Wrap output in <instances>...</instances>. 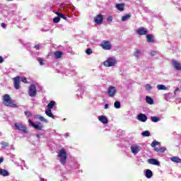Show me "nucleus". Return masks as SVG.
<instances>
[{"mask_svg": "<svg viewBox=\"0 0 181 181\" xmlns=\"http://www.w3.org/2000/svg\"><path fill=\"white\" fill-rule=\"evenodd\" d=\"M3 104L6 105V107H12L13 108L18 107L16 104L13 103V100H12V98L8 94L3 95Z\"/></svg>", "mask_w": 181, "mask_h": 181, "instance_id": "obj_1", "label": "nucleus"}, {"mask_svg": "<svg viewBox=\"0 0 181 181\" xmlns=\"http://www.w3.org/2000/svg\"><path fill=\"white\" fill-rule=\"evenodd\" d=\"M57 156L61 158L60 162L62 165H66V163L67 162V152H66L64 148H62L59 151V153Z\"/></svg>", "mask_w": 181, "mask_h": 181, "instance_id": "obj_2", "label": "nucleus"}, {"mask_svg": "<svg viewBox=\"0 0 181 181\" xmlns=\"http://www.w3.org/2000/svg\"><path fill=\"white\" fill-rule=\"evenodd\" d=\"M156 145L158 146H160V142L156 141V140H154L153 141H152L151 143V147L152 148H154V151L156 152H158L160 153H162L163 152H165V151H166V148L165 147H156Z\"/></svg>", "mask_w": 181, "mask_h": 181, "instance_id": "obj_3", "label": "nucleus"}, {"mask_svg": "<svg viewBox=\"0 0 181 181\" xmlns=\"http://www.w3.org/2000/svg\"><path fill=\"white\" fill-rule=\"evenodd\" d=\"M14 127H16V129L21 131V132H23V134H28L29 132L28 127L22 124L15 123Z\"/></svg>", "mask_w": 181, "mask_h": 181, "instance_id": "obj_4", "label": "nucleus"}, {"mask_svg": "<svg viewBox=\"0 0 181 181\" xmlns=\"http://www.w3.org/2000/svg\"><path fill=\"white\" fill-rule=\"evenodd\" d=\"M117 64V60L114 58H109L107 60L103 62V64L105 67H112Z\"/></svg>", "mask_w": 181, "mask_h": 181, "instance_id": "obj_5", "label": "nucleus"}, {"mask_svg": "<svg viewBox=\"0 0 181 181\" xmlns=\"http://www.w3.org/2000/svg\"><path fill=\"white\" fill-rule=\"evenodd\" d=\"M13 81V86L16 90L21 88V76H17L12 78Z\"/></svg>", "mask_w": 181, "mask_h": 181, "instance_id": "obj_6", "label": "nucleus"}, {"mask_svg": "<svg viewBox=\"0 0 181 181\" xmlns=\"http://www.w3.org/2000/svg\"><path fill=\"white\" fill-rule=\"evenodd\" d=\"M30 97H35L37 92L36 90V86L33 84L30 85L28 90Z\"/></svg>", "mask_w": 181, "mask_h": 181, "instance_id": "obj_7", "label": "nucleus"}, {"mask_svg": "<svg viewBox=\"0 0 181 181\" xmlns=\"http://www.w3.org/2000/svg\"><path fill=\"white\" fill-rule=\"evenodd\" d=\"M100 46L104 49V50H111V47H112L110 41H103Z\"/></svg>", "mask_w": 181, "mask_h": 181, "instance_id": "obj_8", "label": "nucleus"}, {"mask_svg": "<svg viewBox=\"0 0 181 181\" xmlns=\"http://www.w3.org/2000/svg\"><path fill=\"white\" fill-rule=\"evenodd\" d=\"M29 124L30 125H31L32 127H33V128H35V129H37V131H42V129H43V126L42 125V123H38L37 124H35V122H33V121L32 120H29Z\"/></svg>", "mask_w": 181, "mask_h": 181, "instance_id": "obj_9", "label": "nucleus"}, {"mask_svg": "<svg viewBox=\"0 0 181 181\" xmlns=\"http://www.w3.org/2000/svg\"><path fill=\"white\" fill-rule=\"evenodd\" d=\"M107 94L109 97H114L117 94V88L115 86H110L107 90Z\"/></svg>", "mask_w": 181, "mask_h": 181, "instance_id": "obj_10", "label": "nucleus"}, {"mask_svg": "<svg viewBox=\"0 0 181 181\" xmlns=\"http://www.w3.org/2000/svg\"><path fill=\"white\" fill-rule=\"evenodd\" d=\"M94 21L97 25H101L103 21H104V16L102 14H98L94 18Z\"/></svg>", "mask_w": 181, "mask_h": 181, "instance_id": "obj_11", "label": "nucleus"}, {"mask_svg": "<svg viewBox=\"0 0 181 181\" xmlns=\"http://www.w3.org/2000/svg\"><path fill=\"white\" fill-rule=\"evenodd\" d=\"M172 66L174 67L175 70L180 71L181 70V64L177 60H172Z\"/></svg>", "mask_w": 181, "mask_h": 181, "instance_id": "obj_12", "label": "nucleus"}, {"mask_svg": "<svg viewBox=\"0 0 181 181\" xmlns=\"http://www.w3.org/2000/svg\"><path fill=\"white\" fill-rule=\"evenodd\" d=\"M136 33L139 34V36H142L144 35H147L148 30L144 27H141L137 30Z\"/></svg>", "mask_w": 181, "mask_h": 181, "instance_id": "obj_13", "label": "nucleus"}, {"mask_svg": "<svg viewBox=\"0 0 181 181\" xmlns=\"http://www.w3.org/2000/svg\"><path fill=\"white\" fill-rule=\"evenodd\" d=\"M137 119L139 121H141V122H146V121L148 120V117H146L145 114L141 113L137 115Z\"/></svg>", "mask_w": 181, "mask_h": 181, "instance_id": "obj_14", "label": "nucleus"}, {"mask_svg": "<svg viewBox=\"0 0 181 181\" xmlns=\"http://www.w3.org/2000/svg\"><path fill=\"white\" fill-rule=\"evenodd\" d=\"M130 149L134 155H136L139 151H141V146H136V145H133L130 147Z\"/></svg>", "mask_w": 181, "mask_h": 181, "instance_id": "obj_15", "label": "nucleus"}, {"mask_svg": "<svg viewBox=\"0 0 181 181\" xmlns=\"http://www.w3.org/2000/svg\"><path fill=\"white\" fill-rule=\"evenodd\" d=\"M148 163H150V165H155L156 166H160V163L155 158L148 159Z\"/></svg>", "mask_w": 181, "mask_h": 181, "instance_id": "obj_16", "label": "nucleus"}, {"mask_svg": "<svg viewBox=\"0 0 181 181\" xmlns=\"http://www.w3.org/2000/svg\"><path fill=\"white\" fill-rule=\"evenodd\" d=\"M98 119L103 124H108V119L107 118V117H105L104 115L99 116Z\"/></svg>", "mask_w": 181, "mask_h": 181, "instance_id": "obj_17", "label": "nucleus"}, {"mask_svg": "<svg viewBox=\"0 0 181 181\" xmlns=\"http://www.w3.org/2000/svg\"><path fill=\"white\" fill-rule=\"evenodd\" d=\"M146 40L148 43H155V39H153V35H147Z\"/></svg>", "mask_w": 181, "mask_h": 181, "instance_id": "obj_18", "label": "nucleus"}, {"mask_svg": "<svg viewBox=\"0 0 181 181\" xmlns=\"http://www.w3.org/2000/svg\"><path fill=\"white\" fill-rule=\"evenodd\" d=\"M45 114L46 115H47V117H49V118H52V119H54L55 118L54 115L52 113L51 110L47 109V110H45Z\"/></svg>", "mask_w": 181, "mask_h": 181, "instance_id": "obj_19", "label": "nucleus"}, {"mask_svg": "<svg viewBox=\"0 0 181 181\" xmlns=\"http://www.w3.org/2000/svg\"><path fill=\"white\" fill-rule=\"evenodd\" d=\"M152 176H153V173H152V170L147 169L146 170V177H147V179H151Z\"/></svg>", "mask_w": 181, "mask_h": 181, "instance_id": "obj_20", "label": "nucleus"}, {"mask_svg": "<svg viewBox=\"0 0 181 181\" xmlns=\"http://www.w3.org/2000/svg\"><path fill=\"white\" fill-rule=\"evenodd\" d=\"M56 59H62V56H63V52L61 51H55L54 52Z\"/></svg>", "mask_w": 181, "mask_h": 181, "instance_id": "obj_21", "label": "nucleus"}, {"mask_svg": "<svg viewBox=\"0 0 181 181\" xmlns=\"http://www.w3.org/2000/svg\"><path fill=\"white\" fill-rule=\"evenodd\" d=\"M54 105H56V102L54 100L50 101L49 103L47 105V110H52Z\"/></svg>", "mask_w": 181, "mask_h": 181, "instance_id": "obj_22", "label": "nucleus"}, {"mask_svg": "<svg viewBox=\"0 0 181 181\" xmlns=\"http://www.w3.org/2000/svg\"><path fill=\"white\" fill-rule=\"evenodd\" d=\"M172 162H175V163H181V159L179 157L173 156L171 158Z\"/></svg>", "mask_w": 181, "mask_h": 181, "instance_id": "obj_23", "label": "nucleus"}, {"mask_svg": "<svg viewBox=\"0 0 181 181\" xmlns=\"http://www.w3.org/2000/svg\"><path fill=\"white\" fill-rule=\"evenodd\" d=\"M146 101L147 104H149L150 105H152L153 104V99L149 96L146 97Z\"/></svg>", "mask_w": 181, "mask_h": 181, "instance_id": "obj_24", "label": "nucleus"}, {"mask_svg": "<svg viewBox=\"0 0 181 181\" xmlns=\"http://www.w3.org/2000/svg\"><path fill=\"white\" fill-rule=\"evenodd\" d=\"M0 175H1V176H9V173L5 169H1L0 170Z\"/></svg>", "mask_w": 181, "mask_h": 181, "instance_id": "obj_25", "label": "nucleus"}, {"mask_svg": "<svg viewBox=\"0 0 181 181\" xmlns=\"http://www.w3.org/2000/svg\"><path fill=\"white\" fill-rule=\"evenodd\" d=\"M125 5L124 4H116V8L118 9V11H124V8Z\"/></svg>", "mask_w": 181, "mask_h": 181, "instance_id": "obj_26", "label": "nucleus"}, {"mask_svg": "<svg viewBox=\"0 0 181 181\" xmlns=\"http://www.w3.org/2000/svg\"><path fill=\"white\" fill-rule=\"evenodd\" d=\"M128 19H131V14L129 13H127L122 17V22H125V21H128Z\"/></svg>", "mask_w": 181, "mask_h": 181, "instance_id": "obj_27", "label": "nucleus"}, {"mask_svg": "<svg viewBox=\"0 0 181 181\" xmlns=\"http://www.w3.org/2000/svg\"><path fill=\"white\" fill-rule=\"evenodd\" d=\"M151 119L152 122H158V121H160V118L156 116H152Z\"/></svg>", "mask_w": 181, "mask_h": 181, "instance_id": "obj_28", "label": "nucleus"}, {"mask_svg": "<svg viewBox=\"0 0 181 181\" xmlns=\"http://www.w3.org/2000/svg\"><path fill=\"white\" fill-rule=\"evenodd\" d=\"M139 54H141V50L136 49L134 52V56L136 57V59H139Z\"/></svg>", "mask_w": 181, "mask_h": 181, "instance_id": "obj_29", "label": "nucleus"}, {"mask_svg": "<svg viewBox=\"0 0 181 181\" xmlns=\"http://www.w3.org/2000/svg\"><path fill=\"white\" fill-rule=\"evenodd\" d=\"M37 118H38V119H40V121H41L42 122H46V123H47V119H46L45 117H43V116L37 115Z\"/></svg>", "mask_w": 181, "mask_h": 181, "instance_id": "obj_30", "label": "nucleus"}, {"mask_svg": "<svg viewBox=\"0 0 181 181\" xmlns=\"http://www.w3.org/2000/svg\"><path fill=\"white\" fill-rule=\"evenodd\" d=\"M157 88L158 90H168V88L164 85H158Z\"/></svg>", "mask_w": 181, "mask_h": 181, "instance_id": "obj_31", "label": "nucleus"}, {"mask_svg": "<svg viewBox=\"0 0 181 181\" xmlns=\"http://www.w3.org/2000/svg\"><path fill=\"white\" fill-rule=\"evenodd\" d=\"M114 105L115 108H121V103L119 101H115Z\"/></svg>", "mask_w": 181, "mask_h": 181, "instance_id": "obj_32", "label": "nucleus"}, {"mask_svg": "<svg viewBox=\"0 0 181 181\" xmlns=\"http://www.w3.org/2000/svg\"><path fill=\"white\" fill-rule=\"evenodd\" d=\"M143 136H151V132L149 131H144L141 133Z\"/></svg>", "mask_w": 181, "mask_h": 181, "instance_id": "obj_33", "label": "nucleus"}, {"mask_svg": "<svg viewBox=\"0 0 181 181\" xmlns=\"http://www.w3.org/2000/svg\"><path fill=\"white\" fill-rule=\"evenodd\" d=\"M1 145H2L1 148H8V146H9V144L4 141H1Z\"/></svg>", "mask_w": 181, "mask_h": 181, "instance_id": "obj_34", "label": "nucleus"}, {"mask_svg": "<svg viewBox=\"0 0 181 181\" xmlns=\"http://www.w3.org/2000/svg\"><path fill=\"white\" fill-rule=\"evenodd\" d=\"M54 23H59L60 22V17H55L53 19Z\"/></svg>", "mask_w": 181, "mask_h": 181, "instance_id": "obj_35", "label": "nucleus"}, {"mask_svg": "<svg viewBox=\"0 0 181 181\" xmlns=\"http://www.w3.org/2000/svg\"><path fill=\"white\" fill-rule=\"evenodd\" d=\"M25 115H26V117H32V112H29V111H25L24 112Z\"/></svg>", "mask_w": 181, "mask_h": 181, "instance_id": "obj_36", "label": "nucleus"}, {"mask_svg": "<svg viewBox=\"0 0 181 181\" xmlns=\"http://www.w3.org/2000/svg\"><path fill=\"white\" fill-rule=\"evenodd\" d=\"M64 19V21H67V17L66 16V15L61 13V15L59 16V18Z\"/></svg>", "mask_w": 181, "mask_h": 181, "instance_id": "obj_37", "label": "nucleus"}, {"mask_svg": "<svg viewBox=\"0 0 181 181\" xmlns=\"http://www.w3.org/2000/svg\"><path fill=\"white\" fill-rule=\"evenodd\" d=\"M21 81H23V83H24L25 84H28V78L26 77H22L21 78Z\"/></svg>", "mask_w": 181, "mask_h": 181, "instance_id": "obj_38", "label": "nucleus"}, {"mask_svg": "<svg viewBox=\"0 0 181 181\" xmlns=\"http://www.w3.org/2000/svg\"><path fill=\"white\" fill-rule=\"evenodd\" d=\"M86 54H91V53H93V49L88 48L86 49Z\"/></svg>", "mask_w": 181, "mask_h": 181, "instance_id": "obj_39", "label": "nucleus"}, {"mask_svg": "<svg viewBox=\"0 0 181 181\" xmlns=\"http://www.w3.org/2000/svg\"><path fill=\"white\" fill-rule=\"evenodd\" d=\"M146 90H152V86H151V84L146 85Z\"/></svg>", "mask_w": 181, "mask_h": 181, "instance_id": "obj_40", "label": "nucleus"}, {"mask_svg": "<svg viewBox=\"0 0 181 181\" xmlns=\"http://www.w3.org/2000/svg\"><path fill=\"white\" fill-rule=\"evenodd\" d=\"M151 56H156L158 54V52L156 51H151L150 52Z\"/></svg>", "mask_w": 181, "mask_h": 181, "instance_id": "obj_41", "label": "nucleus"}, {"mask_svg": "<svg viewBox=\"0 0 181 181\" xmlns=\"http://www.w3.org/2000/svg\"><path fill=\"white\" fill-rule=\"evenodd\" d=\"M44 61H43V59H38V62L40 63V64L41 65V66H43V64H45V62H43Z\"/></svg>", "mask_w": 181, "mask_h": 181, "instance_id": "obj_42", "label": "nucleus"}, {"mask_svg": "<svg viewBox=\"0 0 181 181\" xmlns=\"http://www.w3.org/2000/svg\"><path fill=\"white\" fill-rule=\"evenodd\" d=\"M107 22H112V16H109L107 19Z\"/></svg>", "mask_w": 181, "mask_h": 181, "instance_id": "obj_43", "label": "nucleus"}, {"mask_svg": "<svg viewBox=\"0 0 181 181\" xmlns=\"http://www.w3.org/2000/svg\"><path fill=\"white\" fill-rule=\"evenodd\" d=\"M35 49H36V50H39V49H40V45H36L35 46Z\"/></svg>", "mask_w": 181, "mask_h": 181, "instance_id": "obj_44", "label": "nucleus"}, {"mask_svg": "<svg viewBox=\"0 0 181 181\" xmlns=\"http://www.w3.org/2000/svg\"><path fill=\"white\" fill-rule=\"evenodd\" d=\"M55 15H57L58 17H60V16L62 15V13L59 12V11H56L55 12Z\"/></svg>", "mask_w": 181, "mask_h": 181, "instance_id": "obj_45", "label": "nucleus"}, {"mask_svg": "<svg viewBox=\"0 0 181 181\" xmlns=\"http://www.w3.org/2000/svg\"><path fill=\"white\" fill-rule=\"evenodd\" d=\"M1 28H6V25L4 23H1Z\"/></svg>", "mask_w": 181, "mask_h": 181, "instance_id": "obj_46", "label": "nucleus"}, {"mask_svg": "<svg viewBox=\"0 0 181 181\" xmlns=\"http://www.w3.org/2000/svg\"><path fill=\"white\" fill-rule=\"evenodd\" d=\"M0 63H4V58L0 56Z\"/></svg>", "mask_w": 181, "mask_h": 181, "instance_id": "obj_47", "label": "nucleus"}, {"mask_svg": "<svg viewBox=\"0 0 181 181\" xmlns=\"http://www.w3.org/2000/svg\"><path fill=\"white\" fill-rule=\"evenodd\" d=\"M177 91H179V88H176V89L174 91V94H176V93H177Z\"/></svg>", "mask_w": 181, "mask_h": 181, "instance_id": "obj_48", "label": "nucleus"}, {"mask_svg": "<svg viewBox=\"0 0 181 181\" xmlns=\"http://www.w3.org/2000/svg\"><path fill=\"white\" fill-rule=\"evenodd\" d=\"M108 107H109L108 104H105V107H104L105 110H107V108H108Z\"/></svg>", "mask_w": 181, "mask_h": 181, "instance_id": "obj_49", "label": "nucleus"}, {"mask_svg": "<svg viewBox=\"0 0 181 181\" xmlns=\"http://www.w3.org/2000/svg\"><path fill=\"white\" fill-rule=\"evenodd\" d=\"M4 162V158H0V163H2Z\"/></svg>", "mask_w": 181, "mask_h": 181, "instance_id": "obj_50", "label": "nucleus"}, {"mask_svg": "<svg viewBox=\"0 0 181 181\" xmlns=\"http://www.w3.org/2000/svg\"><path fill=\"white\" fill-rule=\"evenodd\" d=\"M40 181H45V178L40 177Z\"/></svg>", "mask_w": 181, "mask_h": 181, "instance_id": "obj_51", "label": "nucleus"}, {"mask_svg": "<svg viewBox=\"0 0 181 181\" xmlns=\"http://www.w3.org/2000/svg\"><path fill=\"white\" fill-rule=\"evenodd\" d=\"M37 138H39V136H40L39 134H37Z\"/></svg>", "mask_w": 181, "mask_h": 181, "instance_id": "obj_52", "label": "nucleus"}, {"mask_svg": "<svg viewBox=\"0 0 181 181\" xmlns=\"http://www.w3.org/2000/svg\"><path fill=\"white\" fill-rule=\"evenodd\" d=\"M9 1H13V0H9Z\"/></svg>", "mask_w": 181, "mask_h": 181, "instance_id": "obj_53", "label": "nucleus"}]
</instances>
